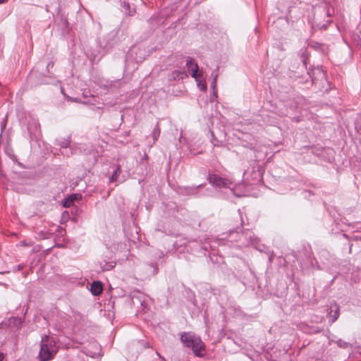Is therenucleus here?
Listing matches in <instances>:
<instances>
[{
  "label": "nucleus",
  "mask_w": 361,
  "mask_h": 361,
  "mask_svg": "<svg viewBox=\"0 0 361 361\" xmlns=\"http://www.w3.org/2000/svg\"><path fill=\"white\" fill-rule=\"evenodd\" d=\"M180 340L185 347L192 350L194 355L202 357L205 355L206 347L201 338L192 331L183 332L180 334Z\"/></svg>",
  "instance_id": "1"
},
{
  "label": "nucleus",
  "mask_w": 361,
  "mask_h": 361,
  "mask_svg": "<svg viewBox=\"0 0 361 361\" xmlns=\"http://www.w3.org/2000/svg\"><path fill=\"white\" fill-rule=\"evenodd\" d=\"M72 204H73V203H71V202H70V201H68V198H67V199L66 200L65 202H64L63 206H64L65 207H71V205Z\"/></svg>",
  "instance_id": "18"
},
{
  "label": "nucleus",
  "mask_w": 361,
  "mask_h": 361,
  "mask_svg": "<svg viewBox=\"0 0 361 361\" xmlns=\"http://www.w3.org/2000/svg\"><path fill=\"white\" fill-rule=\"evenodd\" d=\"M102 284L99 281H94L90 288V290L94 295H99L102 292Z\"/></svg>",
  "instance_id": "8"
},
{
  "label": "nucleus",
  "mask_w": 361,
  "mask_h": 361,
  "mask_svg": "<svg viewBox=\"0 0 361 361\" xmlns=\"http://www.w3.org/2000/svg\"><path fill=\"white\" fill-rule=\"evenodd\" d=\"M197 82V87H199V89L202 91H206L207 90V84L205 82H202L200 80V78H198L197 81H196Z\"/></svg>",
  "instance_id": "14"
},
{
  "label": "nucleus",
  "mask_w": 361,
  "mask_h": 361,
  "mask_svg": "<svg viewBox=\"0 0 361 361\" xmlns=\"http://www.w3.org/2000/svg\"><path fill=\"white\" fill-rule=\"evenodd\" d=\"M340 314L339 307L336 306V309L334 310V314L331 315V323H334L338 318Z\"/></svg>",
  "instance_id": "13"
},
{
  "label": "nucleus",
  "mask_w": 361,
  "mask_h": 361,
  "mask_svg": "<svg viewBox=\"0 0 361 361\" xmlns=\"http://www.w3.org/2000/svg\"><path fill=\"white\" fill-rule=\"evenodd\" d=\"M70 144V140H64L63 142H61L59 145L61 146V147L62 148H66L68 147Z\"/></svg>",
  "instance_id": "17"
},
{
  "label": "nucleus",
  "mask_w": 361,
  "mask_h": 361,
  "mask_svg": "<svg viewBox=\"0 0 361 361\" xmlns=\"http://www.w3.org/2000/svg\"><path fill=\"white\" fill-rule=\"evenodd\" d=\"M54 66V63L52 61H50L48 64H47V69L49 70V68H53Z\"/></svg>",
  "instance_id": "20"
},
{
  "label": "nucleus",
  "mask_w": 361,
  "mask_h": 361,
  "mask_svg": "<svg viewBox=\"0 0 361 361\" xmlns=\"http://www.w3.org/2000/svg\"><path fill=\"white\" fill-rule=\"evenodd\" d=\"M78 197V194H72L68 197V201H70L71 203H73L75 200H77Z\"/></svg>",
  "instance_id": "15"
},
{
  "label": "nucleus",
  "mask_w": 361,
  "mask_h": 361,
  "mask_svg": "<svg viewBox=\"0 0 361 361\" xmlns=\"http://www.w3.org/2000/svg\"><path fill=\"white\" fill-rule=\"evenodd\" d=\"M230 238L231 241L235 240L239 247H248L258 243L257 238L250 230L243 231L240 233L231 231Z\"/></svg>",
  "instance_id": "3"
},
{
  "label": "nucleus",
  "mask_w": 361,
  "mask_h": 361,
  "mask_svg": "<svg viewBox=\"0 0 361 361\" xmlns=\"http://www.w3.org/2000/svg\"><path fill=\"white\" fill-rule=\"evenodd\" d=\"M178 73H182V74H183V75H186V74H185L184 72H182V73L178 72Z\"/></svg>",
  "instance_id": "23"
},
{
  "label": "nucleus",
  "mask_w": 361,
  "mask_h": 361,
  "mask_svg": "<svg viewBox=\"0 0 361 361\" xmlns=\"http://www.w3.org/2000/svg\"><path fill=\"white\" fill-rule=\"evenodd\" d=\"M160 133H161V130H160V128L157 123L152 132V136L153 137L154 142H155L158 140V138L159 137V135H160Z\"/></svg>",
  "instance_id": "12"
},
{
  "label": "nucleus",
  "mask_w": 361,
  "mask_h": 361,
  "mask_svg": "<svg viewBox=\"0 0 361 361\" xmlns=\"http://www.w3.org/2000/svg\"><path fill=\"white\" fill-rule=\"evenodd\" d=\"M219 142L217 140H214V139L212 140V143H213L214 146H219L220 145Z\"/></svg>",
  "instance_id": "19"
},
{
  "label": "nucleus",
  "mask_w": 361,
  "mask_h": 361,
  "mask_svg": "<svg viewBox=\"0 0 361 361\" xmlns=\"http://www.w3.org/2000/svg\"><path fill=\"white\" fill-rule=\"evenodd\" d=\"M314 20L316 22L325 17L329 18L331 13L329 6L326 4H321L314 7Z\"/></svg>",
  "instance_id": "4"
},
{
  "label": "nucleus",
  "mask_w": 361,
  "mask_h": 361,
  "mask_svg": "<svg viewBox=\"0 0 361 361\" xmlns=\"http://www.w3.org/2000/svg\"><path fill=\"white\" fill-rule=\"evenodd\" d=\"M337 344L339 347H341V348H347L348 347V343L341 339H339L338 341H337Z\"/></svg>",
  "instance_id": "16"
},
{
  "label": "nucleus",
  "mask_w": 361,
  "mask_h": 361,
  "mask_svg": "<svg viewBox=\"0 0 361 361\" xmlns=\"http://www.w3.org/2000/svg\"><path fill=\"white\" fill-rule=\"evenodd\" d=\"M186 66L188 71L190 72L191 77L197 81L198 78H200L202 76V74L198 73L199 66L195 60L190 56H188L186 59Z\"/></svg>",
  "instance_id": "6"
},
{
  "label": "nucleus",
  "mask_w": 361,
  "mask_h": 361,
  "mask_svg": "<svg viewBox=\"0 0 361 361\" xmlns=\"http://www.w3.org/2000/svg\"><path fill=\"white\" fill-rule=\"evenodd\" d=\"M212 75H214L213 80L211 82V88L212 90V96L210 98L211 102H214V99H216L217 98V90H216V83H217V78H218V73H212Z\"/></svg>",
  "instance_id": "7"
},
{
  "label": "nucleus",
  "mask_w": 361,
  "mask_h": 361,
  "mask_svg": "<svg viewBox=\"0 0 361 361\" xmlns=\"http://www.w3.org/2000/svg\"><path fill=\"white\" fill-rule=\"evenodd\" d=\"M3 358H4V355L0 353V361H2Z\"/></svg>",
  "instance_id": "21"
},
{
  "label": "nucleus",
  "mask_w": 361,
  "mask_h": 361,
  "mask_svg": "<svg viewBox=\"0 0 361 361\" xmlns=\"http://www.w3.org/2000/svg\"><path fill=\"white\" fill-rule=\"evenodd\" d=\"M208 180L210 184L218 188H228L231 183L228 179L220 177L216 174H209Z\"/></svg>",
  "instance_id": "5"
},
{
  "label": "nucleus",
  "mask_w": 361,
  "mask_h": 361,
  "mask_svg": "<svg viewBox=\"0 0 361 361\" xmlns=\"http://www.w3.org/2000/svg\"><path fill=\"white\" fill-rule=\"evenodd\" d=\"M8 1V0H0V4H4Z\"/></svg>",
  "instance_id": "22"
},
{
  "label": "nucleus",
  "mask_w": 361,
  "mask_h": 361,
  "mask_svg": "<svg viewBox=\"0 0 361 361\" xmlns=\"http://www.w3.org/2000/svg\"><path fill=\"white\" fill-rule=\"evenodd\" d=\"M123 8L124 9V12L129 16H133L136 12L134 7L131 8L130 4L125 1L123 3Z\"/></svg>",
  "instance_id": "9"
},
{
  "label": "nucleus",
  "mask_w": 361,
  "mask_h": 361,
  "mask_svg": "<svg viewBox=\"0 0 361 361\" xmlns=\"http://www.w3.org/2000/svg\"><path fill=\"white\" fill-rule=\"evenodd\" d=\"M116 265L114 262H110L107 263L106 261H103L100 262L101 268L103 271H108L114 268Z\"/></svg>",
  "instance_id": "10"
},
{
  "label": "nucleus",
  "mask_w": 361,
  "mask_h": 361,
  "mask_svg": "<svg viewBox=\"0 0 361 361\" xmlns=\"http://www.w3.org/2000/svg\"><path fill=\"white\" fill-rule=\"evenodd\" d=\"M121 166L117 165L116 169L114 170V173H112L111 176L109 178V182H114L117 180L120 173H121Z\"/></svg>",
  "instance_id": "11"
},
{
  "label": "nucleus",
  "mask_w": 361,
  "mask_h": 361,
  "mask_svg": "<svg viewBox=\"0 0 361 361\" xmlns=\"http://www.w3.org/2000/svg\"><path fill=\"white\" fill-rule=\"evenodd\" d=\"M58 352V347L54 338L45 336L41 340L38 357L40 361H49L53 359Z\"/></svg>",
  "instance_id": "2"
}]
</instances>
